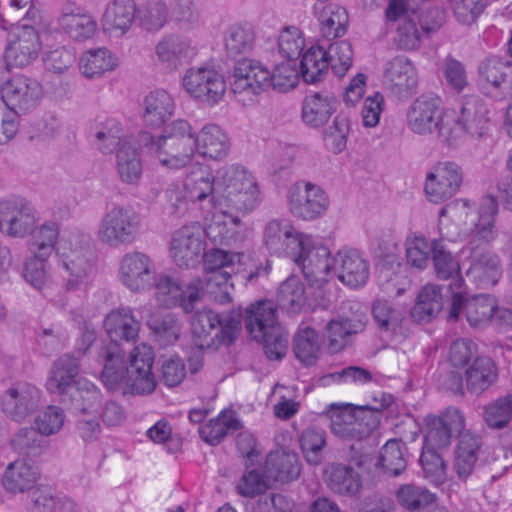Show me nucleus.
Segmentation results:
<instances>
[{"label": "nucleus", "instance_id": "f257e3e1", "mask_svg": "<svg viewBox=\"0 0 512 512\" xmlns=\"http://www.w3.org/2000/svg\"><path fill=\"white\" fill-rule=\"evenodd\" d=\"M104 363L102 382L111 391L123 388V394L145 395L152 393L157 385L152 372L154 352L151 346L141 344L131 351L128 364L123 352L109 344L99 351Z\"/></svg>", "mask_w": 512, "mask_h": 512}, {"label": "nucleus", "instance_id": "f03ea898", "mask_svg": "<svg viewBox=\"0 0 512 512\" xmlns=\"http://www.w3.org/2000/svg\"><path fill=\"white\" fill-rule=\"evenodd\" d=\"M478 221L474 225L472 238L468 244L470 267L466 275L482 287L494 286L501 275L499 257L481 245L492 242L497 235L495 217L498 213L497 199L492 195L484 196L479 205Z\"/></svg>", "mask_w": 512, "mask_h": 512}, {"label": "nucleus", "instance_id": "7ed1b4c3", "mask_svg": "<svg viewBox=\"0 0 512 512\" xmlns=\"http://www.w3.org/2000/svg\"><path fill=\"white\" fill-rule=\"evenodd\" d=\"M260 203L258 183L245 167L229 165L217 170L215 206L225 217H231L233 224L241 225V217L250 214Z\"/></svg>", "mask_w": 512, "mask_h": 512}, {"label": "nucleus", "instance_id": "20e7f679", "mask_svg": "<svg viewBox=\"0 0 512 512\" xmlns=\"http://www.w3.org/2000/svg\"><path fill=\"white\" fill-rule=\"evenodd\" d=\"M139 143L149 147L157 160L170 169L185 167L196 151V137L190 124L182 119L173 121L165 134L155 140L147 132L139 134Z\"/></svg>", "mask_w": 512, "mask_h": 512}, {"label": "nucleus", "instance_id": "39448f33", "mask_svg": "<svg viewBox=\"0 0 512 512\" xmlns=\"http://www.w3.org/2000/svg\"><path fill=\"white\" fill-rule=\"evenodd\" d=\"M56 254L66 272V288L77 290L86 284L93 270V255L89 238L80 231L64 232L58 241Z\"/></svg>", "mask_w": 512, "mask_h": 512}, {"label": "nucleus", "instance_id": "423d86ee", "mask_svg": "<svg viewBox=\"0 0 512 512\" xmlns=\"http://www.w3.org/2000/svg\"><path fill=\"white\" fill-rule=\"evenodd\" d=\"M241 320L240 309L221 315L206 309L196 312L191 321L195 344L201 349L232 344L240 331Z\"/></svg>", "mask_w": 512, "mask_h": 512}, {"label": "nucleus", "instance_id": "0eeeda50", "mask_svg": "<svg viewBox=\"0 0 512 512\" xmlns=\"http://www.w3.org/2000/svg\"><path fill=\"white\" fill-rule=\"evenodd\" d=\"M409 129L419 135H428L437 131L448 145L456 144L459 134L452 129L450 122L441 116L440 99L422 95L410 106L407 113Z\"/></svg>", "mask_w": 512, "mask_h": 512}, {"label": "nucleus", "instance_id": "6e6552de", "mask_svg": "<svg viewBox=\"0 0 512 512\" xmlns=\"http://www.w3.org/2000/svg\"><path fill=\"white\" fill-rule=\"evenodd\" d=\"M140 216L131 208L113 205L102 216L96 237L106 246L117 248L132 244L139 233Z\"/></svg>", "mask_w": 512, "mask_h": 512}, {"label": "nucleus", "instance_id": "1a4fd4ad", "mask_svg": "<svg viewBox=\"0 0 512 512\" xmlns=\"http://www.w3.org/2000/svg\"><path fill=\"white\" fill-rule=\"evenodd\" d=\"M288 204L295 217L312 221L325 214L329 199L320 186L311 182H297L288 191Z\"/></svg>", "mask_w": 512, "mask_h": 512}, {"label": "nucleus", "instance_id": "9d476101", "mask_svg": "<svg viewBox=\"0 0 512 512\" xmlns=\"http://www.w3.org/2000/svg\"><path fill=\"white\" fill-rule=\"evenodd\" d=\"M326 418L333 434L344 439L361 440L379 425L375 416H365L364 411L353 412L349 406L331 405Z\"/></svg>", "mask_w": 512, "mask_h": 512}, {"label": "nucleus", "instance_id": "9b49d317", "mask_svg": "<svg viewBox=\"0 0 512 512\" xmlns=\"http://www.w3.org/2000/svg\"><path fill=\"white\" fill-rule=\"evenodd\" d=\"M42 96V85L36 79L24 75L11 78L1 88V100L13 115L32 111Z\"/></svg>", "mask_w": 512, "mask_h": 512}, {"label": "nucleus", "instance_id": "f8f14e48", "mask_svg": "<svg viewBox=\"0 0 512 512\" xmlns=\"http://www.w3.org/2000/svg\"><path fill=\"white\" fill-rule=\"evenodd\" d=\"M463 182V170L452 161L437 163L427 174L424 190L431 202L441 203L451 199Z\"/></svg>", "mask_w": 512, "mask_h": 512}, {"label": "nucleus", "instance_id": "ddd939ff", "mask_svg": "<svg viewBox=\"0 0 512 512\" xmlns=\"http://www.w3.org/2000/svg\"><path fill=\"white\" fill-rule=\"evenodd\" d=\"M183 87L193 98L208 104L217 103L226 90L223 77L208 67L188 69L183 77Z\"/></svg>", "mask_w": 512, "mask_h": 512}, {"label": "nucleus", "instance_id": "4468645a", "mask_svg": "<svg viewBox=\"0 0 512 512\" xmlns=\"http://www.w3.org/2000/svg\"><path fill=\"white\" fill-rule=\"evenodd\" d=\"M204 250L203 230L199 225L183 226L174 232L170 253L177 266L194 267L199 263Z\"/></svg>", "mask_w": 512, "mask_h": 512}, {"label": "nucleus", "instance_id": "2eb2a0df", "mask_svg": "<svg viewBox=\"0 0 512 512\" xmlns=\"http://www.w3.org/2000/svg\"><path fill=\"white\" fill-rule=\"evenodd\" d=\"M489 108L478 96L465 97L456 120L450 121L452 129L459 136L461 132L472 138H483L490 130Z\"/></svg>", "mask_w": 512, "mask_h": 512}, {"label": "nucleus", "instance_id": "dca6fc26", "mask_svg": "<svg viewBox=\"0 0 512 512\" xmlns=\"http://www.w3.org/2000/svg\"><path fill=\"white\" fill-rule=\"evenodd\" d=\"M155 273V264L152 259L139 251L125 254L119 264L120 280L133 292L150 289Z\"/></svg>", "mask_w": 512, "mask_h": 512}, {"label": "nucleus", "instance_id": "f3484780", "mask_svg": "<svg viewBox=\"0 0 512 512\" xmlns=\"http://www.w3.org/2000/svg\"><path fill=\"white\" fill-rule=\"evenodd\" d=\"M270 71L260 62L243 58L238 60L230 77L234 94L258 95L269 88Z\"/></svg>", "mask_w": 512, "mask_h": 512}, {"label": "nucleus", "instance_id": "a211bd4d", "mask_svg": "<svg viewBox=\"0 0 512 512\" xmlns=\"http://www.w3.org/2000/svg\"><path fill=\"white\" fill-rule=\"evenodd\" d=\"M40 390L30 383H17L1 398L3 412L11 419L21 422L31 416L40 405Z\"/></svg>", "mask_w": 512, "mask_h": 512}, {"label": "nucleus", "instance_id": "6ab92c4d", "mask_svg": "<svg viewBox=\"0 0 512 512\" xmlns=\"http://www.w3.org/2000/svg\"><path fill=\"white\" fill-rule=\"evenodd\" d=\"M333 273L345 285L357 288L367 282L369 264L358 250L342 249L333 257Z\"/></svg>", "mask_w": 512, "mask_h": 512}, {"label": "nucleus", "instance_id": "aec40b11", "mask_svg": "<svg viewBox=\"0 0 512 512\" xmlns=\"http://www.w3.org/2000/svg\"><path fill=\"white\" fill-rule=\"evenodd\" d=\"M40 49L41 43L36 29L22 26L11 35L6 58L14 66L25 67L38 57Z\"/></svg>", "mask_w": 512, "mask_h": 512}, {"label": "nucleus", "instance_id": "412c9836", "mask_svg": "<svg viewBox=\"0 0 512 512\" xmlns=\"http://www.w3.org/2000/svg\"><path fill=\"white\" fill-rule=\"evenodd\" d=\"M79 371V358L70 353L63 354L51 366L46 389L63 398L78 384Z\"/></svg>", "mask_w": 512, "mask_h": 512}, {"label": "nucleus", "instance_id": "4be33fe9", "mask_svg": "<svg viewBox=\"0 0 512 512\" xmlns=\"http://www.w3.org/2000/svg\"><path fill=\"white\" fill-rule=\"evenodd\" d=\"M58 24L65 34L77 41L91 38L97 30V22L92 15L86 9L74 4L63 7Z\"/></svg>", "mask_w": 512, "mask_h": 512}, {"label": "nucleus", "instance_id": "5701e85b", "mask_svg": "<svg viewBox=\"0 0 512 512\" xmlns=\"http://www.w3.org/2000/svg\"><path fill=\"white\" fill-rule=\"evenodd\" d=\"M155 52L168 68L178 69L196 56L197 49L188 38L172 34L158 42Z\"/></svg>", "mask_w": 512, "mask_h": 512}, {"label": "nucleus", "instance_id": "b1692460", "mask_svg": "<svg viewBox=\"0 0 512 512\" xmlns=\"http://www.w3.org/2000/svg\"><path fill=\"white\" fill-rule=\"evenodd\" d=\"M297 265L301 267L305 278L317 286L326 283L333 272V259H330V251L324 245L316 246L312 243Z\"/></svg>", "mask_w": 512, "mask_h": 512}, {"label": "nucleus", "instance_id": "393cba45", "mask_svg": "<svg viewBox=\"0 0 512 512\" xmlns=\"http://www.w3.org/2000/svg\"><path fill=\"white\" fill-rule=\"evenodd\" d=\"M338 101L327 91L313 92L303 100L302 119L310 127H321L328 122L336 112Z\"/></svg>", "mask_w": 512, "mask_h": 512}, {"label": "nucleus", "instance_id": "a878e982", "mask_svg": "<svg viewBox=\"0 0 512 512\" xmlns=\"http://www.w3.org/2000/svg\"><path fill=\"white\" fill-rule=\"evenodd\" d=\"M245 325L253 339L264 337L265 333L281 326L277 322V308L270 300L251 304L246 310Z\"/></svg>", "mask_w": 512, "mask_h": 512}, {"label": "nucleus", "instance_id": "bb28decb", "mask_svg": "<svg viewBox=\"0 0 512 512\" xmlns=\"http://www.w3.org/2000/svg\"><path fill=\"white\" fill-rule=\"evenodd\" d=\"M104 329L112 342L134 341L139 334L140 323L128 307L112 310L104 319Z\"/></svg>", "mask_w": 512, "mask_h": 512}, {"label": "nucleus", "instance_id": "cd10ccee", "mask_svg": "<svg viewBox=\"0 0 512 512\" xmlns=\"http://www.w3.org/2000/svg\"><path fill=\"white\" fill-rule=\"evenodd\" d=\"M300 462L298 455L285 450L271 451L265 462V473L272 482L287 483L297 479L300 475Z\"/></svg>", "mask_w": 512, "mask_h": 512}, {"label": "nucleus", "instance_id": "c85d7f7f", "mask_svg": "<svg viewBox=\"0 0 512 512\" xmlns=\"http://www.w3.org/2000/svg\"><path fill=\"white\" fill-rule=\"evenodd\" d=\"M386 16L390 21L401 19L395 37L400 48L410 50L419 45L420 34L415 20L405 14L404 0H389Z\"/></svg>", "mask_w": 512, "mask_h": 512}, {"label": "nucleus", "instance_id": "c756f323", "mask_svg": "<svg viewBox=\"0 0 512 512\" xmlns=\"http://www.w3.org/2000/svg\"><path fill=\"white\" fill-rule=\"evenodd\" d=\"M61 400L69 403L76 414H93L100 406L101 392L92 382L79 378L78 384Z\"/></svg>", "mask_w": 512, "mask_h": 512}, {"label": "nucleus", "instance_id": "7c9ffc66", "mask_svg": "<svg viewBox=\"0 0 512 512\" xmlns=\"http://www.w3.org/2000/svg\"><path fill=\"white\" fill-rule=\"evenodd\" d=\"M39 476L37 467L24 460H16L7 466L3 475V486L9 493H24L32 490Z\"/></svg>", "mask_w": 512, "mask_h": 512}, {"label": "nucleus", "instance_id": "2f4dec72", "mask_svg": "<svg viewBox=\"0 0 512 512\" xmlns=\"http://www.w3.org/2000/svg\"><path fill=\"white\" fill-rule=\"evenodd\" d=\"M196 150L204 157L214 160L225 158L230 150L227 134L215 124L204 126L196 136Z\"/></svg>", "mask_w": 512, "mask_h": 512}, {"label": "nucleus", "instance_id": "473e14b6", "mask_svg": "<svg viewBox=\"0 0 512 512\" xmlns=\"http://www.w3.org/2000/svg\"><path fill=\"white\" fill-rule=\"evenodd\" d=\"M146 325L155 340L162 346L175 344L181 335L182 323L178 315L171 312H154L147 316Z\"/></svg>", "mask_w": 512, "mask_h": 512}, {"label": "nucleus", "instance_id": "72a5a7b5", "mask_svg": "<svg viewBox=\"0 0 512 512\" xmlns=\"http://www.w3.org/2000/svg\"><path fill=\"white\" fill-rule=\"evenodd\" d=\"M135 139L124 140L116 152V168L122 182L135 185L142 176V162Z\"/></svg>", "mask_w": 512, "mask_h": 512}, {"label": "nucleus", "instance_id": "f704fd0d", "mask_svg": "<svg viewBox=\"0 0 512 512\" xmlns=\"http://www.w3.org/2000/svg\"><path fill=\"white\" fill-rule=\"evenodd\" d=\"M466 388L474 395H480L496 383L498 370L489 357H477L466 370Z\"/></svg>", "mask_w": 512, "mask_h": 512}, {"label": "nucleus", "instance_id": "c9c22d12", "mask_svg": "<svg viewBox=\"0 0 512 512\" xmlns=\"http://www.w3.org/2000/svg\"><path fill=\"white\" fill-rule=\"evenodd\" d=\"M385 79L394 93H410L417 85V74L412 63L405 57L398 56L388 63Z\"/></svg>", "mask_w": 512, "mask_h": 512}, {"label": "nucleus", "instance_id": "e433bc0d", "mask_svg": "<svg viewBox=\"0 0 512 512\" xmlns=\"http://www.w3.org/2000/svg\"><path fill=\"white\" fill-rule=\"evenodd\" d=\"M143 109V119L146 124L160 127L173 115L175 104L171 95L165 90H155L144 98Z\"/></svg>", "mask_w": 512, "mask_h": 512}, {"label": "nucleus", "instance_id": "4c0bfd02", "mask_svg": "<svg viewBox=\"0 0 512 512\" xmlns=\"http://www.w3.org/2000/svg\"><path fill=\"white\" fill-rule=\"evenodd\" d=\"M431 254L437 277L443 280L453 279L449 285L450 289H460L463 284V279L459 275L460 265L443 240H434L431 243Z\"/></svg>", "mask_w": 512, "mask_h": 512}, {"label": "nucleus", "instance_id": "58836bf2", "mask_svg": "<svg viewBox=\"0 0 512 512\" xmlns=\"http://www.w3.org/2000/svg\"><path fill=\"white\" fill-rule=\"evenodd\" d=\"M479 78L482 82L503 93L510 90L509 78L512 74V63L498 56L484 59L478 66Z\"/></svg>", "mask_w": 512, "mask_h": 512}, {"label": "nucleus", "instance_id": "ea45409f", "mask_svg": "<svg viewBox=\"0 0 512 512\" xmlns=\"http://www.w3.org/2000/svg\"><path fill=\"white\" fill-rule=\"evenodd\" d=\"M365 328V321L360 318H339L331 319L326 324V335L328 348L332 353L343 350L350 342L352 335L362 332Z\"/></svg>", "mask_w": 512, "mask_h": 512}, {"label": "nucleus", "instance_id": "a19ab883", "mask_svg": "<svg viewBox=\"0 0 512 512\" xmlns=\"http://www.w3.org/2000/svg\"><path fill=\"white\" fill-rule=\"evenodd\" d=\"M326 476L330 489L340 495L354 496L362 487L361 476L349 465L332 463Z\"/></svg>", "mask_w": 512, "mask_h": 512}, {"label": "nucleus", "instance_id": "79ce46f5", "mask_svg": "<svg viewBox=\"0 0 512 512\" xmlns=\"http://www.w3.org/2000/svg\"><path fill=\"white\" fill-rule=\"evenodd\" d=\"M136 15V4L133 0H114L104 13V27L107 31L125 34L132 26Z\"/></svg>", "mask_w": 512, "mask_h": 512}, {"label": "nucleus", "instance_id": "37998d69", "mask_svg": "<svg viewBox=\"0 0 512 512\" xmlns=\"http://www.w3.org/2000/svg\"><path fill=\"white\" fill-rule=\"evenodd\" d=\"M318 11L320 32L323 38L331 40L346 33L348 15L344 8L334 4L323 6L321 9L315 6V12L318 13Z\"/></svg>", "mask_w": 512, "mask_h": 512}, {"label": "nucleus", "instance_id": "c03bdc74", "mask_svg": "<svg viewBox=\"0 0 512 512\" xmlns=\"http://www.w3.org/2000/svg\"><path fill=\"white\" fill-rule=\"evenodd\" d=\"M242 428V423L232 410L222 411L218 417L211 419L206 425L199 428L202 440L211 444H219L228 432Z\"/></svg>", "mask_w": 512, "mask_h": 512}, {"label": "nucleus", "instance_id": "a18cd8bd", "mask_svg": "<svg viewBox=\"0 0 512 512\" xmlns=\"http://www.w3.org/2000/svg\"><path fill=\"white\" fill-rule=\"evenodd\" d=\"M480 439L470 433H464L456 450L454 470L460 479H466L474 470L478 460Z\"/></svg>", "mask_w": 512, "mask_h": 512}, {"label": "nucleus", "instance_id": "49530a36", "mask_svg": "<svg viewBox=\"0 0 512 512\" xmlns=\"http://www.w3.org/2000/svg\"><path fill=\"white\" fill-rule=\"evenodd\" d=\"M320 351L318 333L309 326L299 328L293 338L295 357L305 366H312L318 360Z\"/></svg>", "mask_w": 512, "mask_h": 512}, {"label": "nucleus", "instance_id": "de8ad7c7", "mask_svg": "<svg viewBox=\"0 0 512 512\" xmlns=\"http://www.w3.org/2000/svg\"><path fill=\"white\" fill-rule=\"evenodd\" d=\"M96 145L103 154H111L122 146L124 140L135 139L132 135H125L121 123L113 118L100 122L95 132Z\"/></svg>", "mask_w": 512, "mask_h": 512}, {"label": "nucleus", "instance_id": "09e8293b", "mask_svg": "<svg viewBox=\"0 0 512 512\" xmlns=\"http://www.w3.org/2000/svg\"><path fill=\"white\" fill-rule=\"evenodd\" d=\"M406 446L395 439L388 440L381 448L377 466L389 476H398L406 469Z\"/></svg>", "mask_w": 512, "mask_h": 512}, {"label": "nucleus", "instance_id": "8fccbe9b", "mask_svg": "<svg viewBox=\"0 0 512 512\" xmlns=\"http://www.w3.org/2000/svg\"><path fill=\"white\" fill-rule=\"evenodd\" d=\"M441 309L442 294L440 287L428 284L420 290L411 314L418 321H429Z\"/></svg>", "mask_w": 512, "mask_h": 512}, {"label": "nucleus", "instance_id": "3c124183", "mask_svg": "<svg viewBox=\"0 0 512 512\" xmlns=\"http://www.w3.org/2000/svg\"><path fill=\"white\" fill-rule=\"evenodd\" d=\"M184 189L190 201H202L210 198L215 205L216 175L211 176L202 169L193 171L187 176Z\"/></svg>", "mask_w": 512, "mask_h": 512}, {"label": "nucleus", "instance_id": "603ef678", "mask_svg": "<svg viewBox=\"0 0 512 512\" xmlns=\"http://www.w3.org/2000/svg\"><path fill=\"white\" fill-rule=\"evenodd\" d=\"M79 65L86 77L93 78L112 71L117 66V62L109 50L98 48L84 53Z\"/></svg>", "mask_w": 512, "mask_h": 512}, {"label": "nucleus", "instance_id": "864d4df0", "mask_svg": "<svg viewBox=\"0 0 512 512\" xmlns=\"http://www.w3.org/2000/svg\"><path fill=\"white\" fill-rule=\"evenodd\" d=\"M59 237L58 225L54 222H47L36 230L32 231L30 242V251L40 259H48L52 252L56 250L57 239Z\"/></svg>", "mask_w": 512, "mask_h": 512}, {"label": "nucleus", "instance_id": "5fc2aeb1", "mask_svg": "<svg viewBox=\"0 0 512 512\" xmlns=\"http://www.w3.org/2000/svg\"><path fill=\"white\" fill-rule=\"evenodd\" d=\"M279 307L290 313L300 311L305 303V288L301 280L296 276L288 277L283 281L277 292Z\"/></svg>", "mask_w": 512, "mask_h": 512}, {"label": "nucleus", "instance_id": "6e6d98bb", "mask_svg": "<svg viewBox=\"0 0 512 512\" xmlns=\"http://www.w3.org/2000/svg\"><path fill=\"white\" fill-rule=\"evenodd\" d=\"M328 67L325 48L322 46L309 48L303 54L300 63V70L304 81L312 84L322 80Z\"/></svg>", "mask_w": 512, "mask_h": 512}, {"label": "nucleus", "instance_id": "4d7b16f0", "mask_svg": "<svg viewBox=\"0 0 512 512\" xmlns=\"http://www.w3.org/2000/svg\"><path fill=\"white\" fill-rule=\"evenodd\" d=\"M224 43L228 56L236 58L245 55L254 47V31L248 26L232 25L225 34Z\"/></svg>", "mask_w": 512, "mask_h": 512}, {"label": "nucleus", "instance_id": "13d9d810", "mask_svg": "<svg viewBox=\"0 0 512 512\" xmlns=\"http://www.w3.org/2000/svg\"><path fill=\"white\" fill-rule=\"evenodd\" d=\"M229 221L222 216H214L210 223L205 227L203 233L212 243L224 246H233L241 240L238 228L241 225H235L228 217Z\"/></svg>", "mask_w": 512, "mask_h": 512}, {"label": "nucleus", "instance_id": "bf43d9fd", "mask_svg": "<svg viewBox=\"0 0 512 512\" xmlns=\"http://www.w3.org/2000/svg\"><path fill=\"white\" fill-rule=\"evenodd\" d=\"M483 419L490 429L507 428L512 420V395L507 394L484 406Z\"/></svg>", "mask_w": 512, "mask_h": 512}, {"label": "nucleus", "instance_id": "052dcab7", "mask_svg": "<svg viewBox=\"0 0 512 512\" xmlns=\"http://www.w3.org/2000/svg\"><path fill=\"white\" fill-rule=\"evenodd\" d=\"M372 315L381 331L393 334L404 320V311L386 300H376L373 303Z\"/></svg>", "mask_w": 512, "mask_h": 512}, {"label": "nucleus", "instance_id": "680f3d73", "mask_svg": "<svg viewBox=\"0 0 512 512\" xmlns=\"http://www.w3.org/2000/svg\"><path fill=\"white\" fill-rule=\"evenodd\" d=\"M396 499L404 509L414 512L431 505L435 495L424 487L404 484L398 488Z\"/></svg>", "mask_w": 512, "mask_h": 512}, {"label": "nucleus", "instance_id": "e2e57ef3", "mask_svg": "<svg viewBox=\"0 0 512 512\" xmlns=\"http://www.w3.org/2000/svg\"><path fill=\"white\" fill-rule=\"evenodd\" d=\"M496 308V300L490 295H477L465 301L466 317L472 326L489 322Z\"/></svg>", "mask_w": 512, "mask_h": 512}, {"label": "nucleus", "instance_id": "0e129e2a", "mask_svg": "<svg viewBox=\"0 0 512 512\" xmlns=\"http://www.w3.org/2000/svg\"><path fill=\"white\" fill-rule=\"evenodd\" d=\"M231 272L206 273L204 282V290L206 298L219 304H226L231 301L230 290L233 284L230 282Z\"/></svg>", "mask_w": 512, "mask_h": 512}, {"label": "nucleus", "instance_id": "69168bd1", "mask_svg": "<svg viewBox=\"0 0 512 512\" xmlns=\"http://www.w3.org/2000/svg\"><path fill=\"white\" fill-rule=\"evenodd\" d=\"M152 287L155 288V298L164 307H176L181 296V287L178 281L166 274L154 275Z\"/></svg>", "mask_w": 512, "mask_h": 512}, {"label": "nucleus", "instance_id": "338daca9", "mask_svg": "<svg viewBox=\"0 0 512 512\" xmlns=\"http://www.w3.org/2000/svg\"><path fill=\"white\" fill-rule=\"evenodd\" d=\"M328 65L334 74L343 77L351 67L353 50L351 44L347 41H339L329 45L325 49Z\"/></svg>", "mask_w": 512, "mask_h": 512}, {"label": "nucleus", "instance_id": "774afa93", "mask_svg": "<svg viewBox=\"0 0 512 512\" xmlns=\"http://www.w3.org/2000/svg\"><path fill=\"white\" fill-rule=\"evenodd\" d=\"M420 464L424 477L434 485L444 483L446 479V464L436 449L423 447Z\"/></svg>", "mask_w": 512, "mask_h": 512}]
</instances>
